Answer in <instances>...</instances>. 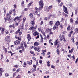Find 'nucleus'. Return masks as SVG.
<instances>
[{
    "instance_id": "obj_1",
    "label": "nucleus",
    "mask_w": 78,
    "mask_h": 78,
    "mask_svg": "<svg viewBox=\"0 0 78 78\" xmlns=\"http://www.w3.org/2000/svg\"><path fill=\"white\" fill-rule=\"evenodd\" d=\"M39 6H40L39 9L40 10H42L43 8V6H44V3L43 2V1L41 0L39 4Z\"/></svg>"
},
{
    "instance_id": "obj_2",
    "label": "nucleus",
    "mask_w": 78,
    "mask_h": 78,
    "mask_svg": "<svg viewBox=\"0 0 78 78\" xmlns=\"http://www.w3.org/2000/svg\"><path fill=\"white\" fill-rule=\"evenodd\" d=\"M59 37L60 38L59 40L61 41H62V40L64 41V42H66V40L65 39V37H64V35H62L61 34L59 36Z\"/></svg>"
},
{
    "instance_id": "obj_3",
    "label": "nucleus",
    "mask_w": 78,
    "mask_h": 78,
    "mask_svg": "<svg viewBox=\"0 0 78 78\" xmlns=\"http://www.w3.org/2000/svg\"><path fill=\"white\" fill-rule=\"evenodd\" d=\"M4 19L5 20V22H7V20H8V21H9V20H11V16H9V17H5L4 18Z\"/></svg>"
},
{
    "instance_id": "obj_4",
    "label": "nucleus",
    "mask_w": 78,
    "mask_h": 78,
    "mask_svg": "<svg viewBox=\"0 0 78 78\" xmlns=\"http://www.w3.org/2000/svg\"><path fill=\"white\" fill-rule=\"evenodd\" d=\"M58 44V39H57V40H56L55 42V44L54 45V46L55 47H56V45H57V48H59V44Z\"/></svg>"
},
{
    "instance_id": "obj_5",
    "label": "nucleus",
    "mask_w": 78,
    "mask_h": 78,
    "mask_svg": "<svg viewBox=\"0 0 78 78\" xmlns=\"http://www.w3.org/2000/svg\"><path fill=\"white\" fill-rule=\"evenodd\" d=\"M58 2V4L59 6H62L63 5V3L62 2H61V0H57Z\"/></svg>"
},
{
    "instance_id": "obj_6",
    "label": "nucleus",
    "mask_w": 78,
    "mask_h": 78,
    "mask_svg": "<svg viewBox=\"0 0 78 78\" xmlns=\"http://www.w3.org/2000/svg\"><path fill=\"white\" fill-rule=\"evenodd\" d=\"M23 26H24V24H21L20 26V30H21V31H23L24 27Z\"/></svg>"
},
{
    "instance_id": "obj_7",
    "label": "nucleus",
    "mask_w": 78,
    "mask_h": 78,
    "mask_svg": "<svg viewBox=\"0 0 78 78\" xmlns=\"http://www.w3.org/2000/svg\"><path fill=\"white\" fill-rule=\"evenodd\" d=\"M27 39L28 41H30V40L31 39V36H30V34H28L27 35Z\"/></svg>"
},
{
    "instance_id": "obj_8",
    "label": "nucleus",
    "mask_w": 78,
    "mask_h": 78,
    "mask_svg": "<svg viewBox=\"0 0 78 78\" xmlns=\"http://www.w3.org/2000/svg\"><path fill=\"white\" fill-rule=\"evenodd\" d=\"M19 33V35L20 36H21V34H22V32H20V29H18L17 31L16 32V34H17L18 33Z\"/></svg>"
},
{
    "instance_id": "obj_9",
    "label": "nucleus",
    "mask_w": 78,
    "mask_h": 78,
    "mask_svg": "<svg viewBox=\"0 0 78 78\" xmlns=\"http://www.w3.org/2000/svg\"><path fill=\"white\" fill-rule=\"evenodd\" d=\"M67 7L63 5V10L66 13H67Z\"/></svg>"
},
{
    "instance_id": "obj_10",
    "label": "nucleus",
    "mask_w": 78,
    "mask_h": 78,
    "mask_svg": "<svg viewBox=\"0 0 78 78\" xmlns=\"http://www.w3.org/2000/svg\"><path fill=\"white\" fill-rule=\"evenodd\" d=\"M35 24V23L34 22V20H32L30 22L31 26H32V27H33Z\"/></svg>"
},
{
    "instance_id": "obj_11",
    "label": "nucleus",
    "mask_w": 78,
    "mask_h": 78,
    "mask_svg": "<svg viewBox=\"0 0 78 78\" xmlns=\"http://www.w3.org/2000/svg\"><path fill=\"white\" fill-rule=\"evenodd\" d=\"M12 14V12L11 11H10L9 13H7L6 14V17H10V16L11 14Z\"/></svg>"
},
{
    "instance_id": "obj_12",
    "label": "nucleus",
    "mask_w": 78,
    "mask_h": 78,
    "mask_svg": "<svg viewBox=\"0 0 78 78\" xmlns=\"http://www.w3.org/2000/svg\"><path fill=\"white\" fill-rule=\"evenodd\" d=\"M34 36H39V34L37 32L35 31L33 33Z\"/></svg>"
},
{
    "instance_id": "obj_13",
    "label": "nucleus",
    "mask_w": 78,
    "mask_h": 78,
    "mask_svg": "<svg viewBox=\"0 0 78 78\" xmlns=\"http://www.w3.org/2000/svg\"><path fill=\"white\" fill-rule=\"evenodd\" d=\"M39 42H36L34 43V45L35 47L36 46H38V45H39Z\"/></svg>"
},
{
    "instance_id": "obj_14",
    "label": "nucleus",
    "mask_w": 78,
    "mask_h": 78,
    "mask_svg": "<svg viewBox=\"0 0 78 78\" xmlns=\"http://www.w3.org/2000/svg\"><path fill=\"white\" fill-rule=\"evenodd\" d=\"M60 25V23L59 21H58L56 22L55 23V25L56 26H58Z\"/></svg>"
},
{
    "instance_id": "obj_15",
    "label": "nucleus",
    "mask_w": 78,
    "mask_h": 78,
    "mask_svg": "<svg viewBox=\"0 0 78 78\" xmlns=\"http://www.w3.org/2000/svg\"><path fill=\"white\" fill-rule=\"evenodd\" d=\"M35 13L36 14H37L38 13V12H39V9L37 8L36 7L35 8Z\"/></svg>"
},
{
    "instance_id": "obj_16",
    "label": "nucleus",
    "mask_w": 78,
    "mask_h": 78,
    "mask_svg": "<svg viewBox=\"0 0 78 78\" xmlns=\"http://www.w3.org/2000/svg\"><path fill=\"white\" fill-rule=\"evenodd\" d=\"M3 73V69L2 68H0V76L2 75V73Z\"/></svg>"
},
{
    "instance_id": "obj_17",
    "label": "nucleus",
    "mask_w": 78,
    "mask_h": 78,
    "mask_svg": "<svg viewBox=\"0 0 78 78\" xmlns=\"http://www.w3.org/2000/svg\"><path fill=\"white\" fill-rule=\"evenodd\" d=\"M18 20V22H20V18H19V17L17 16V17H16L14 19V20Z\"/></svg>"
},
{
    "instance_id": "obj_18",
    "label": "nucleus",
    "mask_w": 78,
    "mask_h": 78,
    "mask_svg": "<svg viewBox=\"0 0 78 78\" xmlns=\"http://www.w3.org/2000/svg\"><path fill=\"white\" fill-rule=\"evenodd\" d=\"M3 48L4 50L5 53H6V52H7V49L6 48H5V47H3Z\"/></svg>"
},
{
    "instance_id": "obj_19",
    "label": "nucleus",
    "mask_w": 78,
    "mask_h": 78,
    "mask_svg": "<svg viewBox=\"0 0 78 78\" xmlns=\"http://www.w3.org/2000/svg\"><path fill=\"white\" fill-rule=\"evenodd\" d=\"M51 16H52V15H51V14H49L48 17V19L49 20V19H50V18L51 17Z\"/></svg>"
},
{
    "instance_id": "obj_20",
    "label": "nucleus",
    "mask_w": 78,
    "mask_h": 78,
    "mask_svg": "<svg viewBox=\"0 0 78 78\" xmlns=\"http://www.w3.org/2000/svg\"><path fill=\"white\" fill-rule=\"evenodd\" d=\"M2 34H4V33H5V30H4V28H2Z\"/></svg>"
},
{
    "instance_id": "obj_21",
    "label": "nucleus",
    "mask_w": 78,
    "mask_h": 78,
    "mask_svg": "<svg viewBox=\"0 0 78 78\" xmlns=\"http://www.w3.org/2000/svg\"><path fill=\"white\" fill-rule=\"evenodd\" d=\"M49 24L50 25H51L53 24V22L52 21H51L49 22Z\"/></svg>"
},
{
    "instance_id": "obj_22",
    "label": "nucleus",
    "mask_w": 78,
    "mask_h": 78,
    "mask_svg": "<svg viewBox=\"0 0 78 78\" xmlns=\"http://www.w3.org/2000/svg\"><path fill=\"white\" fill-rule=\"evenodd\" d=\"M57 53V55H58L59 56V49H57L56 50Z\"/></svg>"
},
{
    "instance_id": "obj_23",
    "label": "nucleus",
    "mask_w": 78,
    "mask_h": 78,
    "mask_svg": "<svg viewBox=\"0 0 78 78\" xmlns=\"http://www.w3.org/2000/svg\"><path fill=\"white\" fill-rule=\"evenodd\" d=\"M41 33L42 34H43V36H45V32L43 31H42L41 32Z\"/></svg>"
},
{
    "instance_id": "obj_24",
    "label": "nucleus",
    "mask_w": 78,
    "mask_h": 78,
    "mask_svg": "<svg viewBox=\"0 0 78 78\" xmlns=\"http://www.w3.org/2000/svg\"><path fill=\"white\" fill-rule=\"evenodd\" d=\"M31 72H32V73H33L36 71V68H34V69H31Z\"/></svg>"
},
{
    "instance_id": "obj_25",
    "label": "nucleus",
    "mask_w": 78,
    "mask_h": 78,
    "mask_svg": "<svg viewBox=\"0 0 78 78\" xmlns=\"http://www.w3.org/2000/svg\"><path fill=\"white\" fill-rule=\"evenodd\" d=\"M15 38L18 40H20V38L19 37H17V35H15Z\"/></svg>"
},
{
    "instance_id": "obj_26",
    "label": "nucleus",
    "mask_w": 78,
    "mask_h": 78,
    "mask_svg": "<svg viewBox=\"0 0 78 78\" xmlns=\"http://www.w3.org/2000/svg\"><path fill=\"white\" fill-rule=\"evenodd\" d=\"M77 20L75 21V23L76 24V25H78V16L76 19Z\"/></svg>"
},
{
    "instance_id": "obj_27",
    "label": "nucleus",
    "mask_w": 78,
    "mask_h": 78,
    "mask_svg": "<svg viewBox=\"0 0 78 78\" xmlns=\"http://www.w3.org/2000/svg\"><path fill=\"white\" fill-rule=\"evenodd\" d=\"M5 39H6V41H8V40H9V36H7L5 37Z\"/></svg>"
},
{
    "instance_id": "obj_28",
    "label": "nucleus",
    "mask_w": 78,
    "mask_h": 78,
    "mask_svg": "<svg viewBox=\"0 0 78 78\" xmlns=\"http://www.w3.org/2000/svg\"><path fill=\"white\" fill-rule=\"evenodd\" d=\"M75 33H78V28H76L75 29Z\"/></svg>"
},
{
    "instance_id": "obj_29",
    "label": "nucleus",
    "mask_w": 78,
    "mask_h": 78,
    "mask_svg": "<svg viewBox=\"0 0 78 78\" xmlns=\"http://www.w3.org/2000/svg\"><path fill=\"white\" fill-rule=\"evenodd\" d=\"M27 64H29V65H31L32 64V62H31L30 61H28L27 62Z\"/></svg>"
},
{
    "instance_id": "obj_30",
    "label": "nucleus",
    "mask_w": 78,
    "mask_h": 78,
    "mask_svg": "<svg viewBox=\"0 0 78 78\" xmlns=\"http://www.w3.org/2000/svg\"><path fill=\"white\" fill-rule=\"evenodd\" d=\"M14 44H15V45H18V44H19V42L18 43L17 41H15L14 42Z\"/></svg>"
},
{
    "instance_id": "obj_31",
    "label": "nucleus",
    "mask_w": 78,
    "mask_h": 78,
    "mask_svg": "<svg viewBox=\"0 0 78 78\" xmlns=\"http://www.w3.org/2000/svg\"><path fill=\"white\" fill-rule=\"evenodd\" d=\"M21 5H22V6L23 7V6H24V1H22Z\"/></svg>"
},
{
    "instance_id": "obj_32",
    "label": "nucleus",
    "mask_w": 78,
    "mask_h": 78,
    "mask_svg": "<svg viewBox=\"0 0 78 78\" xmlns=\"http://www.w3.org/2000/svg\"><path fill=\"white\" fill-rule=\"evenodd\" d=\"M52 7H53V6L52 5L49 6V7H48V9H51Z\"/></svg>"
},
{
    "instance_id": "obj_33",
    "label": "nucleus",
    "mask_w": 78,
    "mask_h": 78,
    "mask_svg": "<svg viewBox=\"0 0 78 78\" xmlns=\"http://www.w3.org/2000/svg\"><path fill=\"white\" fill-rule=\"evenodd\" d=\"M28 23H26L25 25V27L26 28H27V27H28Z\"/></svg>"
},
{
    "instance_id": "obj_34",
    "label": "nucleus",
    "mask_w": 78,
    "mask_h": 78,
    "mask_svg": "<svg viewBox=\"0 0 78 78\" xmlns=\"http://www.w3.org/2000/svg\"><path fill=\"white\" fill-rule=\"evenodd\" d=\"M44 41V38H41V42H42H42H43V41Z\"/></svg>"
},
{
    "instance_id": "obj_35",
    "label": "nucleus",
    "mask_w": 78,
    "mask_h": 78,
    "mask_svg": "<svg viewBox=\"0 0 78 78\" xmlns=\"http://www.w3.org/2000/svg\"><path fill=\"white\" fill-rule=\"evenodd\" d=\"M16 73H13V78H14V76H16Z\"/></svg>"
},
{
    "instance_id": "obj_36",
    "label": "nucleus",
    "mask_w": 78,
    "mask_h": 78,
    "mask_svg": "<svg viewBox=\"0 0 78 78\" xmlns=\"http://www.w3.org/2000/svg\"><path fill=\"white\" fill-rule=\"evenodd\" d=\"M70 22H71V23H73V19L72 18H71L70 19Z\"/></svg>"
},
{
    "instance_id": "obj_37",
    "label": "nucleus",
    "mask_w": 78,
    "mask_h": 78,
    "mask_svg": "<svg viewBox=\"0 0 78 78\" xmlns=\"http://www.w3.org/2000/svg\"><path fill=\"white\" fill-rule=\"evenodd\" d=\"M66 32L64 31L62 32V33L63 35H66Z\"/></svg>"
},
{
    "instance_id": "obj_38",
    "label": "nucleus",
    "mask_w": 78,
    "mask_h": 78,
    "mask_svg": "<svg viewBox=\"0 0 78 78\" xmlns=\"http://www.w3.org/2000/svg\"><path fill=\"white\" fill-rule=\"evenodd\" d=\"M51 68H52V69H55V66H54L51 65Z\"/></svg>"
},
{
    "instance_id": "obj_39",
    "label": "nucleus",
    "mask_w": 78,
    "mask_h": 78,
    "mask_svg": "<svg viewBox=\"0 0 78 78\" xmlns=\"http://www.w3.org/2000/svg\"><path fill=\"white\" fill-rule=\"evenodd\" d=\"M70 25H69L68 26V27L67 29V30L68 31H69V30H70Z\"/></svg>"
},
{
    "instance_id": "obj_40",
    "label": "nucleus",
    "mask_w": 78,
    "mask_h": 78,
    "mask_svg": "<svg viewBox=\"0 0 78 78\" xmlns=\"http://www.w3.org/2000/svg\"><path fill=\"white\" fill-rule=\"evenodd\" d=\"M24 65L23 66V67H26V66H27V63H26V62H24Z\"/></svg>"
},
{
    "instance_id": "obj_41",
    "label": "nucleus",
    "mask_w": 78,
    "mask_h": 78,
    "mask_svg": "<svg viewBox=\"0 0 78 78\" xmlns=\"http://www.w3.org/2000/svg\"><path fill=\"white\" fill-rule=\"evenodd\" d=\"M20 69H17L16 71V72L17 73V72H19V71H20Z\"/></svg>"
},
{
    "instance_id": "obj_42",
    "label": "nucleus",
    "mask_w": 78,
    "mask_h": 78,
    "mask_svg": "<svg viewBox=\"0 0 78 78\" xmlns=\"http://www.w3.org/2000/svg\"><path fill=\"white\" fill-rule=\"evenodd\" d=\"M29 16L30 17H33V14L32 13H30Z\"/></svg>"
},
{
    "instance_id": "obj_43",
    "label": "nucleus",
    "mask_w": 78,
    "mask_h": 78,
    "mask_svg": "<svg viewBox=\"0 0 78 78\" xmlns=\"http://www.w3.org/2000/svg\"><path fill=\"white\" fill-rule=\"evenodd\" d=\"M45 52H43V53H42L41 54L42 56H45Z\"/></svg>"
},
{
    "instance_id": "obj_44",
    "label": "nucleus",
    "mask_w": 78,
    "mask_h": 78,
    "mask_svg": "<svg viewBox=\"0 0 78 78\" xmlns=\"http://www.w3.org/2000/svg\"><path fill=\"white\" fill-rule=\"evenodd\" d=\"M69 53H72V52H73V49H72L71 50H69Z\"/></svg>"
},
{
    "instance_id": "obj_45",
    "label": "nucleus",
    "mask_w": 78,
    "mask_h": 78,
    "mask_svg": "<svg viewBox=\"0 0 78 78\" xmlns=\"http://www.w3.org/2000/svg\"><path fill=\"white\" fill-rule=\"evenodd\" d=\"M33 3V2H31L28 5V6H31V4H32V3Z\"/></svg>"
},
{
    "instance_id": "obj_46",
    "label": "nucleus",
    "mask_w": 78,
    "mask_h": 78,
    "mask_svg": "<svg viewBox=\"0 0 78 78\" xmlns=\"http://www.w3.org/2000/svg\"><path fill=\"white\" fill-rule=\"evenodd\" d=\"M56 27L54 26V27H53V30H55V29H56Z\"/></svg>"
},
{
    "instance_id": "obj_47",
    "label": "nucleus",
    "mask_w": 78,
    "mask_h": 78,
    "mask_svg": "<svg viewBox=\"0 0 78 78\" xmlns=\"http://www.w3.org/2000/svg\"><path fill=\"white\" fill-rule=\"evenodd\" d=\"M34 29V27L33 26H32L30 27V30H33Z\"/></svg>"
},
{
    "instance_id": "obj_48",
    "label": "nucleus",
    "mask_w": 78,
    "mask_h": 78,
    "mask_svg": "<svg viewBox=\"0 0 78 78\" xmlns=\"http://www.w3.org/2000/svg\"><path fill=\"white\" fill-rule=\"evenodd\" d=\"M36 66H38V61L37 60L36 61Z\"/></svg>"
},
{
    "instance_id": "obj_49",
    "label": "nucleus",
    "mask_w": 78,
    "mask_h": 78,
    "mask_svg": "<svg viewBox=\"0 0 78 78\" xmlns=\"http://www.w3.org/2000/svg\"><path fill=\"white\" fill-rule=\"evenodd\" d=\"M39 62L40 64H42V62L41 60H40L39 61Z\"/></svg>"
},
{
    "instance_id": "obj_50",
    "label": "nucleus",
    "mask_w": 78,
    "mask_h": 78,
    "mask_svg": "<svg viewBox=\"0 0 78 78\" xmlns=\"http://www.w3.org/2000/svg\"><path fill=\"white\" fill-rule=\"evenodd\" d=\"M3 54H1V59H2L3 58Z\"/></svg>"
},
{
    "instance_id": "obj_51",
    "label": "nucleus",
    "mask_w": 78,
    "mask_h": 78,
    "mask_svg": "<svg viewBox=\"0 0 78 78\" xmlns=\"http://www.w3.org/2000/svg\"><path fill=\"white\" fill-rule=\"evenodd\" d=\"M5 76H9V75L8 74L6 73L5 75Z\"/></svg>"
},
{
    "instance_id": "obj_52",
    "label": "nucleus",
    "mask_w": 78,
    "mask_h": 78,
    "mask_svg": "<svg viewBox=\"0 0 78 78\" xmlns=\"http://www.w3.org/2000/svg\"><path fill=\"white\" fill-rule=\"evenodd\" d=\"M37 36L35 37V39H39V35H37Z\"/></svg>"
},
{
    "instance_id": "obj_53",
    "label": "nucleus",
    "mask_w": 78,
    "mask_h": 78,
    "mask_svg": "<svg viewBox=\"0 0 78 78\" xmlns=\"http://www.w3.org/2000/svg\"><path fill=\"white\" fill-rule=\"evenodd\" d=\"M3 10L4 11V12H5V13L6 12V9H5V8H3Z\"/></svg>"
},
{
    "instance_id": "obj_54",
    "label": "nucleus",
    "mask_w": 78,
    "mask_h": 78,
    "mask_svg": "<svg viewBox=\"0 0 78 78\" xmlns=\"http://www.w3.org/2000/svg\"><path fill=\"white\" fill-rule=\"evenodd\" d=\"M72 33H73V31H71L70 32V34H69V35L71 36V34H72Z\"/></svg>"
},
{
    "instance_id": "obj_55",
    "label": "nucleus",
    "mask_w": 78,
    "mask_h": 78,
    "mask_svg": "<svg viewBox=\"0 0 78 78\" xmlns=\"http://www.w3.org/2000/svg\"><path fill=\"white\" fill-rule=\"evenodd\" d=\"M14 67H16V68H17V67H18V65H14Z\"/></svg>"
},
{
    "instance_id": "obj_56",
    "label": "nucleus",
    "mask_w": 78,
    "mask_h": 78,
    "mask_svg": "<svg viewBox=\"0 0 78 78\" xmlns=\"http://www.w3.org/2000/svg\"><path fill=\"white\" fill-rule=\"evenodd\" d=\"M14 27V24L9 26V27H10L11 28L12 27Z\"/></svg>"
},
{
    "instance_id": "obj_57",
    "label": "nucleus",
    "mask_w": 78,
    "mask_h": 78,
    "mask_svg": "<svg viewBox=\"0 0 78 78\" xmlns=\"http://www.w3.org/2000/svg\"><path fill=\"white\" fill-rule=\"evenodd\" d=\"M64 16H65V17H68V16L66 14H64Z\"/></svg>"
},
{
    "instance_id": "obj_58",
    "label": "nucleus",
    "mask_w": 78,
    "mask_h": 78,
    "mask_svg": "<svg viewBox=\"0 0 78 78\" xmlns=\"http://www.w3.org/2000/svg\"><path fill=\"white\" fill-rule=\"evenodd\" d=\"M5 33L6 34H8V33H9V32H8V31H5Z\"/></svg>"
},
{
    "instance_id": "obj_59",
    "label": "nucleus",
    "mask_w": 78,
    "mask_h": 78,
    "mask_svg": "<svg viewBox=\"0 0 78 78\" xmlns=\"http://www.w3.org/2000/svg\"><path fill=\"white\" fill-rule=\"evenodd\" d=\"M33 66V67H34V68H35V69H36V66L34 65Z\"/></svg>"
},
{
    "instance_id": "obj_60",
    "label": "nucleus",
    "mask_w": 78,
    "mask_h": 78,
    "mask_svg": "<svg viewBox=\"0 0 78 78\" xmlns=\"http://www.w3.org/2000/svg\"><path fill=\"white\" fill-rule=\"evenodd\" d=\"M21 48L23 51H24L25 50V48H24V47H23L22 48Z\"/></svg>"
},
{
    "instance_id": "obj_61",
    "label": "nucleus",
    "mask_w": 78,
    "mask_h": 78,
    "mask_svg": "<svg viewBox=\"0 0 78 78\" xmlns=\"http://www.w3.org/2000/svg\"><path fill=\"white\" fill-rule=\"evenodd\" d=\"M78 58H77L76 60V62H75L76 64V62H78Z\"/></svg>"
},
{
    "instance_id": "obj_62",
    "label": "nucleus",
    "mask_w": 78,
    "mask_h": 78,
    "mask_svg": "<svg viewBox=\"0 0 78 78\" xmlns=\"http://www.w3.org/2000/svg\"><path fill=\"white\" fill-rule=\"evenodd\" d=\"M71 40L73 42H75V41H74V38H73Z\"/></svg>"
},
{
    "instance_id": "obj_63",
    "label": "nucleus",
    "mask_w": 78,
    "mask_h": 78,
    "mask_svg": "<svg viewBox=\"0 0 78 78\" xmlns=\"http://www.w3.org/2000/svg\"><path fill=\"white\" fill-rule=\"evenodd\" d=\"M60 28H63V27L62 26V25L61 24L60 25Z\"/></svg>"
},
{
    "instance_id": "obj_64",
    "label": "nucleus",
    "mask_w": 78,
    "mask_h": 78,
    "mask_svg": "<svg viewBox=\"0 0 78 78\" xmlns=\"http://www.w3.org/2000/svg\"><path fill=\"white\" fill-rule=\"evenodd\" d=\"M48 31H49L48 28L47 29H46V32H47V33H48Z\"/></svg>"
}]
</instances>
